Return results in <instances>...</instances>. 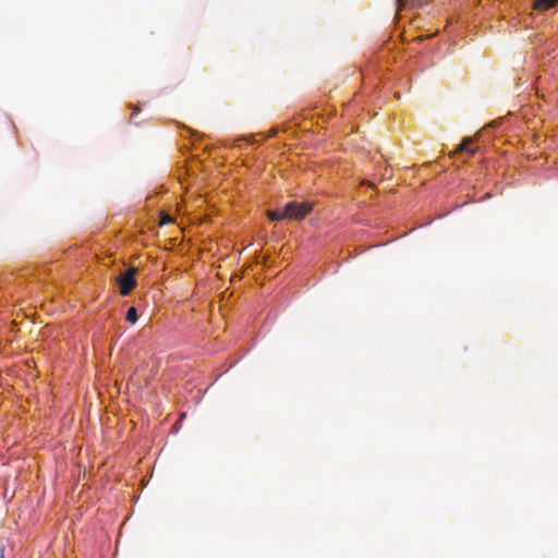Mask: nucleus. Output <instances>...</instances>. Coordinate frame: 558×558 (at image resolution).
Segmentation results:
<instances>
[{"instance_id": "0eeeda50", "label": "nucleus", "mask_w": 558, "mask_h": 558, "mask_svg": "<svg viewBox=\"0 0 558 558\" xmlns=\"http://www.w3.org/2000/svg\"><path fill=\"white\" fill-rule=\"evenodd\" d=\"M137 311L134 306L130 307L126 313L125 319L131 324H135L137 322Z\"/></svg>"}, {"instance_id": "f257e3e1", "label": "nucleus", "mask_w": 558, "mask_h": 558, "mask_svg": "<svg viewBox=\"0 0 558 558\" xmlns=\"http://www.w3.org/2000/svg\"><path fill=\"white\" fill-rule=\"evenodd\" d=\"M313 207L312 202H290L283 207V216H287V219L303 220L313 210Z\"/></svg>"}, {"instance_id": "6e6552de", "label": "nucleus", "mask_w": 558, "mask_h": 558, "mask_svg": "<svg viewBox=\"0 0 558 558\" xmlns=\"http://www.w3.org/2000/svg\"><path fill=\"white\" fill-rule=\"evenodd\" d=\"M172 221H173V219L169 215H162L161 218H160V225L161 226L170 223Z\"/></svg>"}, {"instance_id": "423d86ee", "label": "nucleus", "mask_w": 558, "mask_h": 558, "mask_svg": "<svg viewBox=\"0 0 558 558\" xmlns=\"http://www.w3.org/2000/svg\"><path fill=\"white\" fill-rule=\"evenodd\" d=\"M267 217L270 219V220H282V219H287V216H283V208L282 209H278V210H268L267 211Z\"/></svg>"}, {"instance_id": "f03ea898", "label": "nucleus", "mask_w": 558, "mask_h": 558, "mask_svg": "<svg viewBox=\"0 0 558 558\" xmlns=\"http://www.w3.org/2000/svg\"><path fill=\"white\" fill-rule=\"evenodd\" d=\"M137 274V269L133 266L129 267L124 274H122L119 279H118V283H119V288H120V293L122 295H129L131 293V291L136 287L137 282H136V276Z\"/></svg>"}, {"instance_id": "7ed1b4c3", "label": "nucleus", "mask_w": 558, "mask_h": 558, "mask_svg": "<svg viewBox=\"0 0 558 558\" xmlns=\"http://www.w3.org/2000/svg\"><path fill=\"white\" fill-rule=\"evenodd\" d=\"M474 140L472 137H465L459 144L456 153L466 151L470 156H473L478 150V146L473 145Z\"/></svg>"}, {"instance_id": "20e7f679", "label": "nucleus", "mask_w": 558, "mask_h": 558, "mask_svg": "<svg viewBox=\"0 0 558 558\" xmlns=\"http://www.w3.org/2000/svg\"><path fill=\"white\" fill-rule=\"evenodd\" d=\"M558 0H535L533 8L538 11H546L555 7Z\"/></svg>"}, {"instance_id": "39448f33", "label": "nucleus", "mask_w": 558, "mask_h": 558, "mask_svg": "<svg viewBox=\"0 0 558 558\" xmlns=\"http://www.w3.org/2000/svg\"><path fill=\"white\" fill-rule=\"evenodd\" d=\"M432 0H396L399 5L409 4L413 7H422L430 2Z\"/></svg>"}]
</instances>
